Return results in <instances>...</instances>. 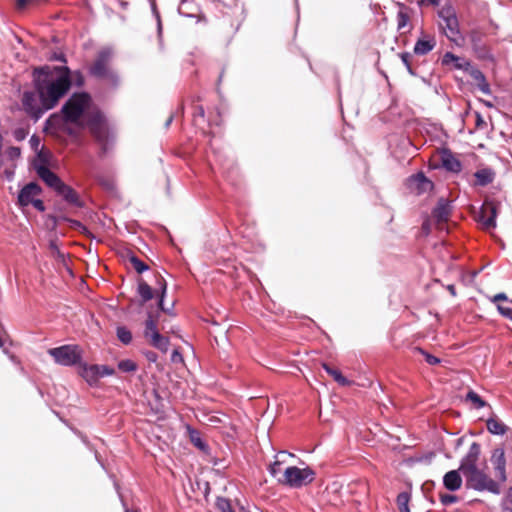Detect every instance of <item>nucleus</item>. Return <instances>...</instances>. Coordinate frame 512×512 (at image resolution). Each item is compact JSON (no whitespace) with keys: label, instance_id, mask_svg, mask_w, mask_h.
Returning <instances> with one entry per match:
<instances>
[{"label":"nucleus","instance_id":"12","mask_svg":"<svg viewBox=\"0 0 512 512\" xmlns=\"http://www.w3.org/2000/svg\"><path fill=\"white\" fill-rule=\"evenodd\" d=\"M481 454V446L477 442H473L467 454L462 458L459 470L464 475L478 467V461Z\"/></svg>","mask_w":512,"mask_h":512},{"label":"nucleus","instance_id":"6","mask_svg":"<svg viewBox=\"0 0 512 512\" xmlns=\"http://www.w3.org/2000/svg\"><path fill=\"white\" fill-rule=\"evenodd\" d=\"M54 361L62 366H73L80 364L82 353L77 345H63L48 350Z\"/></svg>","mask_w":512,"mask_h":512},{"label":"nucleus","instance_id":"50","mask_svg":"<svg viewBox=\"0 0 512 512\" xmlns=\"http://www.w3.org/2000/svg\"><path fill=\"white\" fill-rule=\"evenodd\" d=\"M14 137L16 140L21 141L26 137V132L23 129H16L14 131Z\"/></svg>","mask_w":512,"mask_h":512},{"label":"nucleus","instance_id":"1","mask_svg":"<svg viewBox=\"0 0 512 512\" xmlns=\"http://www.w3.org/2000/svg\"><path fill=\"white\" fill-rule=\"evenodd\" d=\"M61 113L70 123L78 124L80 127L87 126L101 146L102 152L108 151L113 137L103 114L93 105L88 93L72 94L63 105Z\"/></svg>","mask_w":512,"mask_h":512},{"label":"nucleus","instance_id":"37","mask_svg":"<svg viewBox=\"0 0 512 512\" xmlns=\"http://www.w3.org/2000/svg\"><path fill=\"white\" fill-rule=\"evenodd\" d=\"M459 501V497L452 494H440V502L444 506L456 503Z\"/></svg>","mask_w":512,"mask_h":512},{"label":"nucleus","instance_id":"49","mask_svg":"<svg viewBox=\"0 0 512 512\" xmlns=\"http://www.w3.org/2000/svg\"><path fill=\"white\" fill-rule=\"evenodd\" d=\"M20 154H21V150L18 147H10L9 150H8V155L11 158L19 157Z\"/></svg>","mask_w":512,"mask_h":512},{"label":"nucleus","instance_id":"42","mask_svg":"<svg viewBox=\"0 0 512 512\" xmlns=\"http://www.w3.org/2000/svg\"><path fill=\"white\" fill-rule=\"evenodd\" d=\"M280 464L281 462L280 461H275L274 463L270 464L268 470H269V473L273 476V477H276L277 474L280 472Z\"/></svg>","mask_w":512,"mask_h":512},{"label":"nucleus","instance_id":"28","mask_svg":"<svg viewBox=\"0 0 512 512\" xmlns=\"http://www.w3.org/2000/svg\"><path fill=\"white\" fill-rule=\"evenodd\" d=\"M411 496L408 492H401L398 494L396 503L399 509V512H410L409 502Z\"/></svg>","mask_w":512,"mask_h":512},{"label":"nucleus","instance_id":"60","mask_svg":"<svg viewBox=\"0 0 512 512\" xmlns=\"http://www.w3.org/2000/svg\"><path fill=\"white\" fill-rule=\"evenodd\" d=\"M172 121H173V115H171V116L167 119V121H166V123H165L166 127H168V126L171 124V122H172Z\"/></svg>","mask_w":512,"mask_h":512},{"label":"nucleus","instance_id":"48","mask_svg":"<svg viewBox=\"0 0 512 512\" xmlns=\"http://www.w3.org/2000/svg\"><path fill=\"white\" fill-rule=\"evenodd\" d=\"M478 87L480 89L481 92H483L484 94H490V86L488 84V82L486 80H483L482 82L478 83Z\"/></svg>","mask_w":512,"mask_h":512},{"label":"nucleus","instance_id":"10","mask_svg":"<svg viewBox=\"0 0 512 512\" xmlns=\"http://www.w3.org/2000/svg\"><path fill=\"white\" fill-rule=\"evenodd\" d=\"M490 462L493 466L495 477L499 482H505L507 480V474L505 450L503 447H495L492 450Z\"/></svg>","mask_w":512,"mask_h":512},{"label":"nucleus","instance_id":"19","mask_svg":"<svg viewBox=\"0 0 512 512\" xmlns=\"http://www.w3.org/2000/svg\"><path fill=\"white\" fill-rule=\"evenodd\" d=\"M79 373L90 385L95 384L99 380L98 365L81 364Z\"/></svg>","mask_w":512,"mask_h":512},{"label":"nucleus","instance_id":"32","mask_svg":"<svg viewBox=\"0 0 512 512\" xmlns=\"http://www.w3.org/2000/svg\"><path fill=\"white\" fill-rule=\"evenodd\" d=\"M154 332H158L156 321L153 319L152 315L149 314L148 318L145 322V331L144 335L146 338H150L153 336Z\"/></svg>","mask_w":512,"mask_h":512},{"label":"nucleus","instance_id":"24","mask_svg":"<svg viewBox=\"0 0 512 512\" xmlns=\"http://www.w3.org/2000/svg\"><path fill=\"white\" fill-rule=\"evenodd\" d=\"M434 47L435 40L433 38L420 39L416 42L414 46V52L418 55H425L429 53Z\"/></svg>","mask_w":512,"mask_h":512},{"label":"nucleus","instance_id":"31","mask_svg":"<svg viewBox=\"0 0 512 512\" xmlns=\"http://www.w3.org/2000/svg\"><path fill=\"white\" fill-rule=\"evenodd\" d=\"M118 369L125 373H131L138 369V365L133 360L124 359L118 362Z\"/></svg>","mask_w":512,"mask_h":512},{"label":"nucleus","instance_id":"34","mask_svg":"<svg viewBox=\"0 0 512 512\" xmlns=\"http://www.w3.org/2000/svg\"><path fill=\"white\" fill-rule=\"evenodd\" d=\"M216 506L220 512H235L232 509L230 501L223 497L217 498Z\"/></svg>","mask_w":512,"mask_h":512},{"label":"nucleus","instance_id":"5","mask_svg":"<svg viewBox=\"0 0 512 512\" xmlns=\"http://www.w3.org/2000/svg\"><path fill=\"white\" fill-rule=\"evenodd\" d=\"M439 26L443 30L446 37L453 42H457L460 38L459 22L455 10L451 6H444L438 12Z\"/></svg>","mask_w":512,"mask_h":512},{"label":"nucleus","instance_id":"33","mask_svg":"<svg viewBox=\"0 0 512 512\" xmlns=\"http://www.w3.org/2000/svg\"><path fill=\"white\" fill-rule=\"evenodd\" d=\"M117 337L125 345H128L132 341V333L124 326L117 328Z\"/></svg>","mask_w":512,"mask_h":512},{"label":"nucleus","instance_id":"53","mask_svg":"<svg viewBox=\"0 0 512 512\" xmlns=\"http://www.w3.org/2000/svg\"><path fill=\"white\" fill-rule=\"evenodd\" d=\"M501 512H512V508L506 503V500H502L501 504Z\"/></svg>","mask_w":512,"mask_h":512},{"label":"nucleus","instance_id":"29","mask_svg":"<svg viewBox=\"0 0 512 512\" xmlns=\"http://www.w3.org/2000/svg\"><path fill=\"white\" fill-rule=\"evenodd\" d=\"M443 166L451 172H459L461 170L460 161L451 155L443 158Z\"/></svg>","mask_w":512,"mask_h":512},{"label":"nucleus","instance_id":"43","mask_svg":"<svg viewBox=\"0 0 512 512\" xmlns=\"http://www.w3.org/2000/svg\"><path fill=\"white\" fill-rule=\"evenodd\" d=\"M475 125L477 129H483L486 127V122L479 112H475Z\"/></svg>","mask_w":512,"mask_h":512},{"label":"nucleus","instance_id":"62","mask_svg":"<svg viewBox=\"0 0 512 512\" xmlns=\"http://www.w3.org/2000/svg\"><path fill=\"white\" fill-rule=\"evenodd\" d=\"M30 142H31V143H38V142H39V140H38V138H36L35 136H32V137H31V139H30Z\"/></svg>","mask_w":512,"mask_h":512},{"label":"nucleus","instance_id":"56","mask_svg":"<svg viewBox=\"0 0 512 512\" xmlns=\"http://www.w3.org/2000/svg\"><path fill=\"white\" fill-rule=\"evenodd\" d=\"M503 500H506L507 504H512V486L508 489L507 495Z\"/></svg>","mask_w":512,"mask_h":512},{"label":"nucleus","instance_id":"17","mask_svg":"<svg viewBox=\"0 0 512 512\" xmlns=\"http://www.w3.org/2000/svg\"><path fill=\"white\" fill-rule=\"evenodd\" d=\"M460 472L461 470L458 468L457 470L448 471L443 476V485L448 491L455 492L462 487L463 480Z\"/></svg>","mask_w":512,"mask_h":512},{"label":"nucleus","instance_id":"57","mask_svg":"<svg viewBox=\"0 0 512 512\" xmlns=\"http://www.w3.org/2000/svg\"><path fill=\"white\" fill-rule=\"evenodd\" d=\"M171 359H172V361H173V362H176L178 359H179V360H181V355H180V353H179L178 351H176V350H175V351L172 353V357H171Z\"/></svg>","mask_w":512,"mask_h":512},{"label":"nucleus","instance_id":"40","mask_svg":"<svg viewBox=\"0 0 512 512\" xmlns=\"http://www.w3.org/2000/svg\"><path fill=\"white\" fill-rule=\"evenodd\" d=\"M400 58H401L403 64L406 66L408 72L410 74H413V70H412V67L410 64L411 55L409 53H402V54H400Z\"/></svg>","mask_w":512,"mask_h":512},{"label":"nucleus","instance_id":"45","mask_svg":"<svg viewBox=\"0 0 512 512\" xmlns=\"http://www.w3.org/2000/svg\"><path fill=\"white\" fill-rule=\"evenodd\" d=\"M70 79H73L77 86H81L84 82L83 76L79 71H75L72 74L70 73Z\"/></svg>","mask_w":512,"mask_h":512},{"label":"nucleus","instance_id":"25","mask_svg":"<svg viewBox=\"0 0 512 512\" xmlns=\"http://www.w3.org/2000/svg\"><path fill=\"white\" fill-rule=\"evenodd\" d=\"M150 343L153 347L166 352L169 347V339L162 336L159 332H154L153 336L149 338Z\"/></svg>","mask_w":512,"mask_h":512},{"label":"nucleus","instance_id":"2","mask_svg":"<svg viewBox=\"0 0 512 512\" xmlns=\"http://www.w3.org/2000/svg\"><path fill=\"white\" fill-rule=\"evenodd\" d=\"M34 85L46 109H52L71 86L70 70L66 66L41 67L34 70Z\"/></svg>","mask_w":512,"mask_h":512},{"label":"nucleus","instance_id":"11","mask_svg":"<svg viewBox=\"0 0 512 512\" xmlns=\"http://www.w3.org/2000/svg\"><path fill=\"white\" fill-rule=\"evenodd\" d=\"M39 159L42 161L41 163H35L34 168L41 180L44 181V183L52 188L54 191H56L60 186L63 184V181L54 173L52 172L44 163V160L42 159V155L39 154Z\"/></svg>","mask_w":512,"mask_h":512},{"label":"nucleus","instance_id":"7","mask_svg":"<svg viewBox=\"0 0 512 512\" xmlns=\"http://www.w3.org/2000/svg\"><path fill=\"white\" fill-rule=\"evenodd\" d=\"M157 283L159 285V288H156L155 291H153L152 288L150 287V285L141 279L138 281L137 292L143 302H147V301L151 300L154 297V293H155L159 297V301H158L159 308L164 312H168V310L165 309V307H164V297H165L166 291H167L166 281L162 276H158Z\"/></svg>","mask_w":512,"mask_h":512},{"label":"nucleus","instance_id":"39","mask_svg":"<svg viewBox=\"0 0 512 512\" xmlns=\"http://www.w3.org/2000/svg\"><path fill=\"white\" fill-rule=\"evenodd\" d=\"M42 0H17L16 1V6H17V9L19 10H23L25 9L28 5H31V4H38L40 3Z\"/></svg>","mask_w":512,"mask_h":512},{"label":"nucleus","instance_id":"21","mask_svg":"<svg viewBox=\"0 0 512 512\" xmlns=\"http://www.w3.org/2000/svg\"><path fill=\"white\" fill-rule=\"evenodd\" d=\"M68 122L63 114H53L46 121V129L53 132L63 131Z\"/></svg>","mask_w":512,"mask_h":512},{"label":"nucleus","instance_id":"63","mask_svg":"<svg viewBox=\"0 0 512 512\" xmlns=\"http://www.w3.org/2000/svg\"><path fill=\"white\" fill-rule=\"evenodd\" d=\"M149 360H152V361H155L156 360V355L153 354L152 356L149 357Z\"/></svg>","mask_w":512,"mask_h":512},{"label":"nucleus","instance_id":"52","mask_svg":"<svg viewBox=\"0 0 512 512\" xmlns=\"http://www.w3.org/2000/svg\"><path fill=\"white\" fill-rule=\"evenodd\" d=\"M441 0H418V4L420 6H423V5H433V6H437L439 5Z\"/></svg>","mask_w":512,"mask_h":512},{"label":"nucleus","instance_id":"13","mask_svg":"<svg viewBox=\"0 0 512 512\" xmlns=\"http://www.w3.org/2000/svg\"><path fill=\"white\" fill-rule=\"evenodd\" d=\"M497 210L493 203H485L478 214V220L487 230L496 227Z\"/></svg>","mask_w":512,"mask_h":512},{"label":"nucleus","instance_id":"64","mask_svg":"<svg viewBox=\"0 0 512 512\" xmlns=\"http://www.w3.org/2000/svg\"><path fill=\"white\" fill-rule=\"evenodd\" d=\"M423 229L428 230V225H427V223H424V224H423Z\"/></svg>","mask_w":512,"mask_h":512},{"label":"nucleus","instance_id":"44","mask_svg":"<svg viewBox=\"0 0 512 512\" xmlns=\"http://www.w3.org/2000/svg\"><path fill=\"white\" fill-rule=\"evenodd\" d=\"M191 441L192 443L198 447L201 450H204L206 448L205 443L202 441V439L198 435H191Z\"/></svg>","mask_w":512,"mask_h":512},{"label":"nucleus","instance_id":"58","mask_svg":"<svg viewBox=\"0 0 512 512\" xmlns=\"http://www.w3.org/2000/svg\"><path fill=\"white\" fill-rule=\"evenodd\" d=\"M447 289L451 293V295H453V296L456 295V291H455L454 285H448Z\"/></svg>","mask_w":512,"mask_h":512},{"label":"nucleus","instance_id":"23","mask_svg":"<svg viewBox=\"0 0 512 512\" xmlns=\"http://www.w3.org/2000/svg\"><path fill=\"white\" fill-rule=\"evenodd\" d=\"M487 430L494 435H504L507 426L498 418L491 417L486 421Z\"/></svg>","mask_w":512,"mask_h":512},{"label":"nucleus","instance_id":"54","mask_svg":"<svg viewBox=\"0 0 512 512\" xmlns=\"http://www.w3.org/2000/svg\"><path fill=\"white\" fill-rule=\"evenodd\" d=\"M204 115H205V111L202 106L195 107V118L198 116L201 118H204Z\"/></svg>","mask_w":512,"mask_h":512},{"label":"nucleus","instance_id":"3","mask_svg":"<svg viewBox=\"0 0 512 512\" xmlns=\"http://www.w3.org/2000/svg\"><path fill=\"white\" fill-rule=\"evenodd\" d=\"M315 479V472L310 467L299 468L296 466L287 467L278 483L290 488L299 489L312 483Z\"/></svg>","mask_w":512,"mask_h":512},{"label":"nucleus","instance_id":"20","mask_svg":"<svg viewBox=\"0 0 512 512\" xmlns=\"http://www.w3.org/2000/svg\"><path fill=\"white\" fill-rule=\"evenodd\" d=\"M471 41L474 51L480 59H490L491 54L486 45L481 41V37L477 33L471 34Z\"/></svg>","mask_w":512,"mask_h":512},{"label":"nucleus","instance_id":"14","mask_svg":"<svg viewBox=\"0 0 512 512\" xmlns=\"http://www.w3.org/2000/svg\"><path fill=\"white\" fill-rule=\"evenodd\" d=\"M41 192L42 189L37 183L30 182L20 190L18 195V203L21 206H28L34 199H36L37 196L41 194Z\"/></svg>","mask_w":512,"mask_h":512},{"label":"nucleus","instance_id":"8","mask_svg":"<svg viewBox=\"0 0 512 512\" xmlns=\"http://www.w3.org/2000/svg\"><path fill=\"white\" fill-rule=\"evenodd\" d=\"M114 52L110 47L102 48L96 56L93 64L89 68V73L95 78L104 77L105 74L112 69L110 63L112 61Z\"/></svg>","mask_w":512,"mask_h":512},{"label":"nucleus","instance_id":"41","mask_svg":"<svg viewBox=\"0 0 512 512\" xmlns=\"http://www.w3.org/2000/svg\"><path fill=\"white\" fill-rule=\"evenodd\" d=\"M497 309H498L499 313L502 316L512 320V308H508V307H504V306L498 305Z\"/></svg>","mask_w":512,"mask_h":512},{"label":"nucleus","instance_id":"35","mask_svg":"<svg viewBox=\"0 0 512 512\" xmlns=\"http://www.w3.org/2000/svg\"><path fill=\"white\" fill-rule=\"evenodd\" d=\"M130 262L138 273H143L148 270V266L136 256H132Z\"/></svg>","mask_w":512,"mask_h":512},{"label":"nucleus","instance_id":"59","mask_svg":"<svg viewBox=\"0 0 512 512\" xmlns=\"http://www.w3.org/2000/svg\"><path fill=\"white\" fill-rule=\"evenodd\" d=\"M448 57H451V59H457L452 53H446L445 56H444V61L446 62Z\"/></svg>","mask_w":512,"mask_h":512},{"label":"nucleus","instance_id":"18","mask_svg":"<svg viewBox=\"0 0 512 512\" xmlns=\"http://www.w3.org/2000/svg\"><path fill=\"white\" fill-rule=\"evenodd\" d=\"M59 196H61L67 203L75 205L77 207L82 206V202L79 198L78 193L69 185L63 184L55 191Z\"/></svg>","mask_w":512,"mask_h":512},{"label":"nucleus","instance_id":"4","mask_svg":"<svg viewBox=\"0 0 512 512\" xmlns=\"http://www.w3.org/2000/svg\"><path fill=\"white\" fill-rule=\"evenodd\" d=\"M466 484L469 488L476 491H488L493 494L500 493V486L497 481L492 479L483 469L479 467L464 474Z\"/></svg>","mask_w":512,"mask_h":512},{"label":"nucleus","instance_id":"46","mask_svg":"<svg viewBox=\"0 0 512 512\" xmlns=\"http://www.w3.org/2000/svg\"><path fill=\"white\" fill-rule=\"evenodd\" d=\"M408 22V16L402 12L398 14V28H403Z\"/></svg>","mask_w":512,"mask_h":512},{"label":"nucleus","instance_id":"47","mask_svg":"<svg viewBox=\"0 0 512 512\" xmlns=\"http://www.w3.org/2000/svg\"><path fill=\"white\" fill-rule=\"evenodd\" d=\"M30 205H32L35 209H37L40 212H43L45 210V206L42 200L40 199H34Z\"/></svg>","mask_w":512,"mask_h":512},{"label":"nucleus","instance_id":"27","mask_svg":"<svg viewBox=\"0 0 512 512\" xmlns=\"http://www.w3.org/2000/svg\"><path fill=\"white\" fill-rule=\"evenodd\" d=\"M98 79H101L105 81L106 85L111 88H117L120 84V78L116 71L113 69H110L104 77H99Z\"/></svg>","mask_w":512,"mask_h":512},{"label":"nucleus","instance_id":"61","mask_svg":"<svg viewBox=\"0 0 512 512\" xmlns=\"http://www.w3.org/2000/svg\"><path fill=\"white\" fill-rule=\"evenodd\" d=\"M50 247L52 250L58 251L57 246L53 241L50 243Z\"/></svg>","mask_w":512,"mask_h":512},{"label":"nucleus","instance_id":"38","mask_svg":"<svg viewBox=\"0 0 512 512\" xmlns=\"http://www.w3.org/2000/svg\"><path fill=\"white\" fill-rule=\"evenodd\" d=\"M99 368V379L105 376L114 375L115 370L107 365H98Z\"/></svg>","mask_w":512,"mask_h":512},{"label":"nucleus","instance_id":"22","mask_svg":"<svg viewBox=\"0 0 512 512\" xmlns=\"http://www.w3.org/2000/svg\"><path fill=\"white\" fill-rule=\"evenodd\" d=\"M476 185L487 186L495 179V172L491 168L479 169L474 173Z\"/></svg>","mask_w":512,"mask_h":512},{"label":"nucleus","instance_id":"15","mask_svg":"<svg viewBox=\"0 0 512 512\" xmlns=\"http://www.w3.org/2000/svg\"><path fill=\"white\" fill-rule=\"evenodd\" d=\"M408 181L409 187L418 194L428 192L433 188V183L422 172L412 175Z\"/></svg>","mask_w":512,"mask_h":512},{"label":"nucleus","instance_id":"36","mask_svg":"<svg viewBox=\"0 0 512 512\" xmlns=\"http://www.w3.org/2000/svg\"><path fill=\"white\" fill-rule=\"evenodd\" d=\"M417 351L425 358V361L429 365H437L441 362V360L438 357L426 352L422 348H417Z\"/></svg>","mask_w":512,"mask_h":512},{"label":"nucleus","instance_id":"30","mask_svg":"<svg viewBox=\"0 0 512 512\" xmlns=\"http://www.w3.org/2000/svg\"><path fill=\"white\" fill-rule=\"evenodd\" d=\"M466 400L471 402L476 409L486 406V402L473 390L467 393Z\"/></svg>","mask_w":512,"mask_h":512},{"label":"nucleus","instance_id":"16","mask_svg":"<svg viewBox=\"0 0 512 512\" xmlns=\"http://www.w3.org/2000/svg\"><path fill=\"white\" fill-rule=\"evenodd\" d=\"M450 212L451 207L449 202L446 199L441 198L432 211V217L437 222V224L441 226L448 220Z\"/></svg>","mask_w":512,"mask_h":512},{"label":"nucleus","instance_id":"51","mask_svg":"<svg viewBox=\"0 0 512 512\" xmlns=\"http://www.w3.org/2000/svg\"><path fill=\"white\" fill-rule=\"evenodd\" d=\"M506 300H508V298L505 293H498V294L494 295L493 298L491 299V301L493 303H496L499 301H506Z\"/></svg>","mask_w":512,"mask_h":512},{"label":"nucleus","instance_id":"9","mask_svg":"<svg viewBox=\"0 0 512 512\" xmlns=\"http://www.w3.org/2000/svg\"><path fill=\"white\" fill-rule=\"evenodd\" d=\"M22 105L24 111L35 121L41 118V116L49 110L45 108V105L42 104L41 100L39 103L36 94L31 91H26L23 93Z\"/></svg>","mask_w":512,"mask_h":512},{"label":"nucleus","instance_id":"55","mask_svg":"<svg viewBox=\"0 0 512 512\" xmlns=\"http://www.w3.org/2000/svg\"><path fill=\"white\" fill-rule=\"evenodd\" d=\"M474 79L478 81V83L482 82L483 80H486L484 74L480 71H476L474 73Z\"/></svg>","mask_w":512,"mask_h":512},{"label":"nucleus","instance_id":"26","mask_svg":"<svg viewBox=\"0 0 512 512\" xmlns=\"http://www.w3.org/2000/svg\"><path fill=\"white\" fill-rule=\"evenodd\" d=\"M324 370L333 377V379L341 386H349L351 382L344 377L337 369L331 368L328 364H323Z\"/></svg>","mask_w":512,"mask_h":512}]
</instances>
